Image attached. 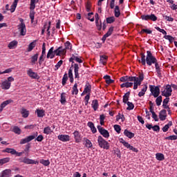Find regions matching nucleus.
Here are the masks:
<instances>
[{
	"label": "nucleus",
	"instance_id": "nucleus-1",
	"mask_svg": "<svg viewBox=\"0 0 177 177\" xmlns=\"http://www.w3.org/2000/svg\"><path fill=\"white\" fill-rule=\"evenodd\" d=\"M65 48H64L63 46H59L57 49L55 50V53L56 56H64L66 53H67V49H71L73 46L70 41H66L65 44Z\"/></svg>",
	"mask_w": 177,
	"mask_h": 177
},
{
	"label": "nucleus",
	"instance_id": "nucleus-2",
	"mask_svg": "<svg viewBox=\"0 0 177 177\" xmlns=\"http://www.w3.org/2000/svg\"><path fill=\"white\" fill-rule=\"evenodd\" d=\"M145 80V74L143 73H139L138 77L133 76V85L134 91L138 89V86L142 85V82Z\"/></svg>",
	"mask_w": 177,
	"mask_h": 177
},
{
	"label": "nucleus",
	"instance_id": "nucleus-3",
	"mask_svg": "<svg viewBox=\"0 0 177 177\" xmlns=\"http://www.w3.org/2000/svg\"><path fill=\"white\" fill-rule=\"evenodd\" d=\"M145 64H147V66H151L152 64H158V61L157 60V58L153 55V53H151V51L147 50V56H146V61Z\"/></svg>",
	"mask_w": 177,
	"mask_h": 177
},
{
	"label": "nucleus",
	"instance_id": "nucleus-4",
	"mask_svg": "<svg viewBox=\"0 0 177 177\" xmlns=\"http://www.w3.org/2000/svg\"><path fill=\"white\" fill-rule=\"evenodd\" d=\"M98 145L101 149H105V150H109L110 149V143L107 142L102 136H99L97 138Z\"/></svg>",
	"mask_w": 177,
	"mask_h": 177
},
{
	"label": "nucleus",
	"instance_id": "nucleus-5",
	"mask_svg": "<svg viewBox=\"0 0 177 177\" xmlns=\"http://www.w3.org/2000/svg\"><path fill=\"white\" fill-rule=\"evenodd\" d=\"M20 24L17 26L18 30L20 32V35L24 37L27 33V29L26 28V24L24 23V19L23 18H19Z\"/></svg>",
	"mask_w": 177,
	"mask_h": 177
},
{
	"label": "nucleus",
	"instance_id": "nucleus-6",
	"mask_svg": "<svg viewBox=\"0 0 177 177\" xmlns=\"http://www.w3.org/2000/svg\"><path fill=\"white\" fill-rule=\"evenodd\" d=\"M164 91H162V96H165V97H169V96L172 95V86L169 84H167L164 86Z\"/></svg>",
	"mask_w": 177,
	"mask_h": 177
},
{
	"label": "nucleus",
	"instance_id": "nucleus-7",
	"mask_svg": "<svg viewBox=\"0 0 177 177\" xmlns=\"http://www.w3.org/2000/svg\"><path fill=\"white\" fill-rule=\"evenodd\" d=\"M161 86H153L149 85L150 92L153 95V97H158L160 96V87Z\"/></svg>",
	"mask_w": 177,
	"mask_h": 177
},
{
	"label": "nucleus",
	"instance_id": "nucleus-8",
	"mask_svg": "<svg viewBox=\"0 0 177 177\" xmlns=\"http://www.w3.org/2000/svg\"><path fill=\"white\" fill-rule=\"evenodd\" d=\"M142 20H145L146 21H149V20H151V21H157V17L154 14L151 15H141Z\"/></svg>",
	"mask_w": 177,
	"mask_h": 177
},
{
	"label": "nucleus",
	"instance_id": "nucleus-9",
	"mask_svg": "<svg viewBox=\"0 0 177 177\" xmlns=\"http://www.w3.org/2000/svg\"><path fill=\"white\" fill-rule=\"evenodd\" d=\"M38 135V133H35L34 135L32 136H29L25 138H22L20 140V145H26V143H29V142H31V140H34V139H35V138H37Z\"/></svg>",
	"mask_w": 177,
	"mask_h": 177
},
{
	"label": "nucleus",
	"instance_id": "nucleus-10",
	"mask_svg": "<svg viewBox=\"0 0 177 177\" xmlns=\"http://www.w3.org/2000/svg\"><path fill=\"white\" fill-rule=\"evenodd\" d=\"M30 19L31 20V23H34V15H35V12H34V9H35V0H30Z\"/></svg>",
	"mask_w": 177,
	"mask_h": 177
},
{
	"label": "nucleus",
	"instance_id": "nucleus-11",
	"mask_svg": "<svg viewBox=\"0 0 177 177\" xmlns=\"http://www.w3.org/2000/svg\"><path fill=\"white\" fill-rule=\"evenodd\" d=\"M97 128L98 132H100V135H102L104 138H110V133H109V131L102 127V126L100 125H98Z\"/></svg>",
	"mask_w": 177,
	"mask_h": 177
},
{
	"label": "nucleus",
	"instance_id": "nucleus-12",
	"mask_svg": "<svg viewBox=\"0 0 177 177\" xmlns=\"http://www.w3.org/2000/svg\"><path fill=\"white\" fill-rule=\"evenodd\" d=\"M12 176V170L10 169H6L0 173V177H10Z\"/></svg>",
	"mask_w": 177,
	"mask_h": 177
},
{
	"label": "nucleus",
	"instance_id": "nucleus-13",
	"mask_svg": "<svg viewBox=\"0 0 177 177\" xmlns=\"http://www.w3.org/2000/svg\"><path fill=\"white\" fill-rule=\"evenodd\" d=\"M120 82H133V76H123L120 78Z\"/></svg>",
	"mask_w": 177,
	"mask_h": 177
},
{
	"label": "nucleus",
	"instance_id": "nucleus-14",
	"mask_svg": "<svg viewBox=\"0 0 177 177\" xmlns=\"http://www.w3.org/2000/svg\"><path fill=\"white\" fill-rule=\"evenodd\" d=\"M92 91V86L89 82H86L84 86V89L83 91V93H87V95H91V92Z\"/></svg>",
	"mask_w": 177,
	"mask_h": 177
},
{
	"label": "nucleus",
	"instance_id": "nucleus-15",
	"mask_svg": "<svg viewBox=\"0 0 177 177\" xmlns=\"http://www.w3.org/2000/svg\"><path fill=\"white\" fill-rule=\"evenodd\" d=\"M73 136H74L75 142L76 143H80V142L82 140V137L81 136V134H80V131H75L73 133Z\"/></svg>",
	"mask_w": 177,
	"mask_h": 177
},
{
	"label": "nucleus",
	"instance_id": "nucleus-16",
	"mask_svg": "<svg viewBox=\"0 0 177 177\" xmlns=\"http://www.w3.org/2000/svg\"><path fill=\"white\" fill-rule=\"evenodd\" d=\"M58 140H61V142H70V136L68 135H59L57 136Z\"/></svg>",
	"mask_w": 177,
	"mask_h": 177
},
{
	"label": "nucleus",
	"instance_id": "nucleus-17",
	"mask_svg": "<svg viewBox=\"0 0 177 177\" xmlns=\"http://www.w3.org/2000/svg\"><path fill=\"white\" fill-rule=\"evenodd\" d=\"M159 118L160 121H165L167 120V110L162 109L160 111Z\"/></svg>",
	"mask_w": 177,
	"mask_h": 177
},
{
	"label": "nucleus",
	"instance_id": "nucleus-18",
	"mask_svg": "<svg viewBox=\"0 0 177 177\" xmlns=\"http://www.w3.org/2000/svg\"><path fill=\"white\" fill-rule=\"evenodd\" d=\"M123 146L127 147V149H129V150H132V151H134L135 153H138L139 151L138 148L133 147V146L131 145L128 142H124Z\"/></svg>",
	"mask_w": 177,
	"mask_h": 177
},
{
	"label": "nucleus",
	"instance_id": "nucleus-19",
	"mask_svg": "<svg viewBox=\"0 0 177 177\" xmlns=\"http://www.w3.org/2000/svg\"><path fill=\"white\" fill-rule=\"evenodd\" d=\"M13 100H8L2 102L0 105V111H3V109L8 106V104H10V103H12Z\"/></svg>",
	"mask_w": 177,
	"mask_h": 177
},
{
	"label": "nucleus",
	"instance_id": "nucleus-20",
	"mask_svg": "<svg viewBox=\"0 0 177 177\" xmlns=\"http://www.w3.org/2000/svg\"><path fill=\"white\" fill-rule=\"evenodd\" d=\"M78 71H80V66H78V64H74L75 78L80 80V73H78Z\"/></svg>",
	"mask_w": 177,
	"mask_h": 177
},
{
	"label": "nucleus",
	"instance_id": "nucleus-21",
	"mask_svg": "<svg viewBox=\"0 0 177 177\" xmlns=\"http://www.w3.org/2000/svg\"><path fill=\"white\" fill-rule=\"evenodd\" d=\"M21 162H24V164H38V161H35L32 159L24 158L22 160Z\"/></svg>",
	"mask_w": 177,
	"mask_h": 177
},
{
	"label": "nucleus",
	"instance_id": "nucleus-22",
	"mask_svg": "<svg viewBox=\"0 0 177 177\" xmlns=\"http://www.w3.org/2000/svg\"><path fill=\"white\" fill-rule=\"evenodd\" d=\"M27 74L29 75V77H30V78H33L35 80L38 78V75L35 72H33L32 68H30L27 71Z\"/></svg>",
	"mask_w": 177,
	"mask_h": 177
},
{
	"label": "nucleus",
	"instance_id": "nucleus-23",
	"mask_svg": "<svg viewBox=\"0 0 177 177\" xmlns=\"http://www.w3.org/2000/svg\"><path fill=\"white\" fill-rule=\"evenodd\" d=\"M12 85V83L8 82V80H6L4 82H2L1 84V88L2 89H10V86Z\"/></svg>",
	"mask_w": 177,
	"mask_h": 177
},
{
	"label": "nucleus",
	"instance_id": "nucleus-24",
	"mask_svg": "<svg viewBox=\"0 0 177 177\" xmlns=\"http://www.w3.org/2000/svg\"><path fill=\"white\" fill-rule=\"evenodd\" d=\"M124 136H127V138H129V139H132V138H134L135 133L128 131V129H125L124 131Z\"/></svg>",
	"mask_w": 177,
	"mask_h": 177
},
{
	"label": "nucleus",
	"instance_id": "nucleus-25",
	"mask_svg": "<svg viewBox=\"0 0 177 177\" xmlns=\"http://www.w3.org/2000/svg\"><path fill=\"white\" fill-rule=\"evenodd\" d=\"M91 107L93 109L94 111H96L97 109H99V101H97V100H93Z\"/></svg>",
	"mask_w": 177,
	"mask_h": 177
},
{
	"label": "nucleus",
	"instance_id": "nucleus-26",
	"mask_svg": "<svg viewBox=\"0 0 177 177\" xmlns=\"http://www.w3.org/2000/svg\"><path fill=\"white\" fill-rule=\"evenodd\" d=\"M55 51L53 52V47H51L47 53V59H53L55 57Z\"/></svg>",
	"mask_w": 177,
	"mask_h": 177
},
{
	"label": "nucleus",
	"instance_id": "nucleus-27",
	"mask_svg": "<svg viewBox=\"0 0 177 177\" xmlns=\"http://www.w3.org/2000/svg\"><path fill=\"white\" fill-rule=\"evenodd\" d=\"M147 91V84H145L141 91L138 93L139 97H142V96H145Z\"/></svg>",
	"mask_w": 177,
	"mask_h": 177
},
{
	"label": "nucleus",
	"instance_id": "nucleus-28",
	"mask_svg": "<svg viewBox=\"0 0 177 177\" xmlns=\"http://www.w3.org/2000/svg\"><path fill=\"white\" fill-rule=\"evenodd\" d=\"M21 114L24 118H27L30 115V111H28L25 108H22L21 111Z\"/></svg>",
	"mask_w": 177,
	"mask_h": 177
},
{
	"label": "nucleus",
	"instance_id": "nucleus-29",
	"mask_svg": "<svg viewBox=\"0 0 177 177\" xmlns=\"http://www.w3.org/2000/svg\"><path fill=\"white\" fill-rule=\"evenodd\" d=\"M133 86V82H126L120 84V88H132Z\"/></svg>",
	"mask_w": 177,
	"mask_h": 177
},
{
	"label": "nucleus",
	"instance_id": "nucleus-30",
	"mask_svg": "<svg viewBox=\"0 0 177 177\" xmlns=\"http://www.w3.org/2000/svg\"><path fill=\"white\" fill-rule=\"evenodd\" d=\"M44 55H45V43H43L42 53H41V55L40 56V57L39 59V64H41L42 62H44Z\"/></svg>",
	"mask_w": 177,
	"mask_h": 177
},
{
	"label": "nucleus",
	"instance_id": "nucleus-31",
	"mask_svg": "<svg viewBox=\"0 0 177 177\" xmlns=\"http://www.w3.org/2000/svg\"><path fill=\"white\" fill-rule=\"evenodd\" d=\"M155 68H156V71L157 73V75L159 78H161V77H162V73H161V68H160V64H156L155 65Z\"/></svg>",
	"mask_w": 177,
	"mask_h": 177
},
{
	"label": "nucleus",
	"instance_id": "nucleus-32",
	"mask_svg": "<svg viewBox=\"0 0 177 177\" xmlns=\"http://www.w3.org/2000/svg\"><path fill=\"white\" fill-rule=\"evenodd\" d=\"M156 158L158 160V161H164V160H165V156L163 153H157L156 154Z\"/></svg>",
	"mask_w": 177,
	"mask_h": 177
},
{
	"label": "nucleus",
	"instance_id": "nucleus-33",
	"mask_svg": "<svg viewBox=\"0 0 177 177\" xmlns=\"http://www.w3.org/2000/svg\"><path fill=\"white\" fill-rule=\"evenodd\" d=\"M115 17H119L121 16V12L120 11V6H115L114 8Z\"/></svg>",
	"mask_w": 177,
	"mask_h": 177
},
{
	"label": "nucleus",
	"instance_id": "nucleus-34",
	"mask_svg": "<svg viewBox=\"0 0 177 177\" xmlns=\"http://www.w3.org/2000/svg\"><path fill=\"white\" fill-rule=\"evenodd\" d=\"M140 56L141 60H139V63H141L142 66H146V55H145V53H141Z\"/></svg>",
	"mask_w": 177,
	"mask_h": 177
},
{
	"label": "nucleus",
	"instance_id": "nucleus-35",
	"mask_svg": "<svg viewBox=\"0 0 177 177\" xmlns=\"http://www.w3.org/2000/svg\"><path fill=\"white\" fill-rule=\"evenodd\" d=\"M17 44H18L17 41L14 40V41H10L8 46L9 49H15V47L17 46Z\"/></svg>",
	"mask_w": 177,
	"mask_h": 177
},
{
	"label": "nucleus",
	"instance_id": "nucleus-36",
	"mask_svg": "<svg viewBox=\"0 0 177 177\" xmlns=\"http://www.w3.org/2000/svg\"><path fill=\"white\" fill-rule=\"evenodd\" d=\"M129 95H131L130 91H129L124 94V95L123 96V103H124V104L128 103V100H129Z\"/></svg>",
	"mask_w": 177,
	"mask_h": 177
},
{
	"label": "nucleus",
	"instance_id": "nucleus-37",
	"mask_svg": "<svg viewBox=\"0 0 177 177\" xmlns=\"http://www.w3.org/2000/svg\"><path fill=\"white\" fill-rule=\"evenodd\" d=\"M84 140L86 142V147H87V149H92V147L93 146V145H92V142H91L88 138H84Z\"/></svg>",
	"mask_w": 177,
	"mask_h": 177
},
{
	"label": "nucleus",
	"instance_id": "nucleus-38",
	"mask_svg": "<svg viewBox=\"0 0 177 177\" xmlns=\"http://www.w3.org/2000/svg\"><path fill=\"white\" fill-rule=\"evenodd\" d=\"M72 95H78V84L75 83L72 88Z\"/></svg>",
	"mask_w": 177,
	"mask_h": 177
},
{
	"label": "nucleus",
	"instance_id": "nucleus-39",
	"mask_svg": "<svg viewBox=\"0 0 177 177\" xmlns=\"http://www.w3.org/2000/svg\"><path fill=\"white\" fill-rule=\"evenodd\" d=\"M50 21H48L46 23V27H47V39L50 37V31H49V28H50Z\"/></svg>",
	"mask_w": 177,
	"mask_h": 177
},
{
	"label": "nucleus",
	"instance_id": "nucleus-40",
	"mask_svg": "<svg viewBox=\"0 0 177 177\" xmlns=\"http://www.w3.org/2000/svg\"><path fill=\"white\" fill-rule=\"evenodd\" d=\"M100 62L102 64H106L107 63V59H109V57H107L105 55H100Z\"/></svg>",
	"mask_w": 177,
	"mask_h": 177
},
{
	"label": "nucleus",
	"instance_id": "nucleus-41",
	"mask_svg": "<svg viewBox=\"0 0 177 177\" xmlns=\"http://www.w3.org/2000/svg\"><path fill=\"white\" fill-rule=\"evenodd\" d=\"M168 103H169V97H166L163 100V104H162L163 109H169V106L168 105H167V104H168Z\"/></svg>",
	"mask_w": 177,
	"mask_h": 177
},
{
	"label": "nucleus",
	"instance_id": "nucleus-42",
	"mask_svg": "<svg viewBox=\"0 0 177 177\" xmlns=\"http://www.w3.org/2000/svg\"><path fill=\"white\" fill-rule=\"evenodd\" d=\"M3 153H10V154L15 155L17 152L15 149L6 148L3 150Z\"/></svg>",
	"mask_w": 177,
	"mask_h": 177
},
{
	"label": "nucleus",
	"instance_id": "nucleus-43",
	"mask_svg": "<svg viewBox=\"0 0 177 177\" xmlns=\"http://www.w3.org/2000/svg\"><path fill=\"white\" fill-rule=\"evenodd\" d=\"M10 161V158L7 157L2 159H0V167L1 165H3V164H6Z\"/></svg>",
	"mask_w": 177,
	"mask_h": 177
},
{
	"label": "nucleus",
	"instance_id": "nucleus-44",
	"mask_svg": "<svg viewBox=\"0 0 177 177\" xmlns=\"http://www.w3.org/2000/svg\"><path fill=\"white\" fill-rule=\"evenodd\" d=\"M156 103L157 106H161V103H162V96L158 95L156 97Z\"/></svg>",
	"mask_w": 177,
	"mask_h": 177
},
{
	"label": "nucleus",
	"instance_id": "nucleus-45",
	"mask_svg": "<svg viewBox=\"0 0 177 177\" xmlns=\"http://www.w3.org/2000/svg\"><path fill=\"white\" fill-rule=\"evenodd\" d=\"M68 80V76L67 75V73H66L62 77V84L63 86H64V85H66V84H67Z\"/></svg>",
	"mask_w": 177,
	"mask_h": 177
},
{
	"label": "nucleus",
	"instance_id": "nucleus-46",
	"mask_svg": "<svg viewBox=\"0 0 177 177\" xmlns=\"http://www.w3.org/2000/svg\"><path fill=\"white\" fill-rule=\"evenodd\" d=\"M60 103L62 104H66V93H62L61 94V99L59 100Z\"/></svg>",
	"mask_w": 177,
	"mask_h": 177
},
{
	"label": "nucleus",
	"instance_id": "nucleus-47",
	"mask_svg": "<svg viewBox=\"0 0 177 177\" xmlns=\"http://www.w3.org/2000/svg\"><path fill=\"white\" fill-rule=\"evenodd\" d=\"M107 24H111L115 21V17H109L106 19Z\"/></svg>",
	"mask_w": 177,
	"mask_h": 177
},
{
	"label": "nucleus",
	"instance_id": "nucleus-48",
	"mask_svg": "<svg viewBox=\"0 0 177 177\" xmlns=\"http://www.w3.org/2000/svg\"><path fill=\"white\" fill-rule=\"evenodd\" d=\"M35 42L36 41H34L29 44L28 48V52H31V50H32V49L35 48Z\"/></svg>",
	"mask_w": 177,
	"mask_h": 177
},
{
	"label": "nucleus",
	"instance_id": "nucleus-49",
	"mask_svg": "<svg viewBox=\"0 0 177 177\" xmlns=\"http://www.w3.org/2000/svg\"><path fill=\"white\" fill-rule=\"evenodd\" d=\"M127 106L128 107L127 108V110H133V109H135V105H133V103L131 102H127Z\"/></svg>",
	"mask_w": 177,
	"mask_h": 177
},
{
	"label": "nucleus",
	"instance_id": "nucleus-50",
	"mask_svg": "<svg viewBox=\"0 0 177 177\" xmlns=\"http://www.w3.org/2000/svg\"><path fill=\"white\" fill-rule=\"evenodd\" d=\"M37 117H44V115H45V111L44 110L37 109Z\"/></svg>",
	"mask_w": 177,
	"mask_h": 177
},
{
	"label": "nucleus",
	"instance_id": "nucleus-51",
	"mask_svg": "<svg viewBox=\"0 0 177 177\" xmlns=\"http://www.w3.org/2000/svg\"><path fill=\"white\" fill-rule=\"evenodd\" d=\"M12 132H14L15 133H17V135H20V133H21V130L20 129V128L15 126L12 129Z\"/></svg>",
	"mask_w": 177,
	"mask_h": 177
},
{
	"label": "nucleus",
	"instance_id": "nucleus-52",
	"mask_svg": "<svg viewBox=\"0 0 177 177\" xmlns=\"http://www.w3.org/2000/svg\"><path fill=\"white\" fill-rule=\"evenodd\" d=\"M164 39L169 41L170 44H172V42H174V37L171 35H165Z\"/></svg>",
	"mask_w": 177,
	"mask_h": 177
},
{
	"label": "nucleus",
	"instance_id": "nucleus-53",
	"mask_svg": "<svg viewBox=\"0 0 177 177\" xmlns=\"http://www.w3.org/2000/svg\"><path fill=\"white\" fill-rule=\"evenodd\" d=\"M62 64H63V60H59L57 64L55 66V71H56L57 70H59V68H60V67H62Z\"/></svg>",
	"mask_w": 177,
	"mask_h": 177
},
{
	"label": "nucleus",
	"instance_id": "nucleus-54",
	"mask_svg": "<svg viewBox=\"0 0 177 177\" xmlns=\"http://www.w3.org/2000/svg\"><path fill=\"white\" fill-rule=\"evenodd\" d=\"M31 59L32 64H35L37 60H38V54H35V55L32 56Z\"/></svg>",
	"mask_w": 177,
	"mask_h": 177
},
{
	"label": "nucleus",
	"instance_id": "nucleus-55",
	"mask_svg": "<svg viewBox=\"0 0 177 177\" xmlns=\"http://www.w3.org/2000/svg\"><path fill=\"white\" fill-rule=\"evenodd\" d=\"M113 31H114V27L111 26L109 28L108 32L105 35L108 37H110L111 34H113Z\"/></svg>",
	"mask_w": 177,
	"mask_h": 177
},
{
	"label": "nucleus",
	"instance_id": "nucleus-56",
	"mask_svg": "<svg viewBox=\"0 0 177 177\" xmlns=\"http://www.w3.org/2000/svg\"><path fill=\"white\" fill-rule=\"evenodd\" d=\"M177 136H170L169 137L165 138V140H176Z\"/></svg>",
	"mask_w": 177,
	"mask_h": 177
},
{
	"label": "nucleus",
	"instance_id": "nucleus-57",
	"mask_svg": "<svg viewBox=\"0 0 177 177\" xmlns=\"http://www.w3.org/2000/svg\"><path fill=\"white\" fill-rule=\"evenodd\" d=\"M114 129L118 133H120L121 132V126L118 124H115Z\"/></svg>",
	"mask_w": 177,
	"mask_h": 177
},
{
	"label": "nucleus",
	"instance_id": "nucleus-58",
	"mask_svg": "<svg viewBox=\"0 0 177 177\" xmlns=\"http://www.w3.org/2000/svg\"><path fill=\"white\" fill-rule=\"evenodd\" d=\"M92 15H93V12H88L87 19L88 20H90V21H95V18L93 17Z\"/></svg>",
	"mask_w": 177,
	"mask_h": 177
},
{
	"label": "nucleus",
	"instance_id": "nucleus-59",
	"mask_svg": "<svg viewBox=\"0 0 177 177\" xmlns=\"http://www.w3.org/2000/svg\"><path fill=\"white\" fill-rule=\"evenodd\" d=\"M145 32H146V34H151L152 31L149 29H142L140 34H145Z\"/></svg>",
	"mask_w": 177,
	"mask_h": 177
},
{
	"label": "nucleus",
	"instance_id": "nucleus-60",
	"mask_svg": "<svg viewBox=\"0 0 177 177\" xmlns=\"http://www.w3.org/2000/svg\"><path fill=\"white\" fill-rule=\"evenodd\" d=\"M163 17H164L165 20H167V21H174V18H172L169 16L163 15Z\"/></svg>",
	"mask_w": 177,
	"mask_h": 177
},
{
	"label": "nucleus",
	"instance_id": "nucleus-61",
	"mask_svg": "<svg viewBox=\"0 0 177 177\" xmlns=\"http://www.w3.org/2000/svg\"><path fill=\"white\" fill-rule=\"evenodd\" d=\"M152 118L154 120V121L158 122V116L157 114H156V112H152Z\"/></svg>",
	"mask_w": 177,
	"mask_h": 177
},
{
	"label": "nucleus",
	"instance_id": "nucleus-62",
	"mask_svg": "<svg viewBox=\"0 0 177 177\" xmlns=\"http://www.w3.org/2000/svg\"><path fill=\"white\" fill-rule=\"evenodd\" d=\"M52 132H53V131L50 129V127H47L45 128V133H46L47 135L49 133H52Z\"/></svg>",
	"mask_w": 177,
	"mask_h": 177
},
{
	"label": "nucleus",
	"instance_id": "nucleus-63",
	"mask_svg": "<svg viewBox=\"0 0 177 177\" xmlns=\"http://www.w3.org/2000/svg\"><path fill=\"white\" fill-rule=\"evenodd\" d=\"M95 24H96L98 31H100L102 30V22H100V24H99V21H95Z\"/></svg>",
	"mask_w": 177,
	"mask_h": 177
},
{
	"label": "nucleus",
	"instance_id": "nucleus-64",
	"mask_svg": "<svg viewBox=\"0 0 177 177\" xmlns=\"http://www.w3.org/2000/svg\"><path fill=\"white\" fill-rule=\"evenodd\" d=\"M115 6V0H111V2H110L111 9H114Z\"/></svg>",
	"mask_w": 177,
	"mask_h": 177
}]
</instances>
